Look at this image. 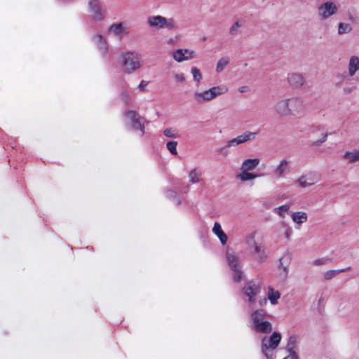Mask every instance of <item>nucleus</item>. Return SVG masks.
<instances>
[{"label":"nucleus","mask_w":359,"mask_h":359,"mask_svg":"<svg viewBox=\"0 0 359 359\" xmlns=\"http://www.w3.org/2000/svg\"><path fill=\"white\" fill-rule=\"evenodd\" d=\"M289 168V161L286 159H282L273 170V173L278 177L285 176Z\"/></svg>","instance_id":"nucleus-23"},{"label":"nucleus","mask_w":359,"mask_h":359,"mask_svg":"<svg viewBox=\"0 0 359 359\" xmlns=\"http://www.w3.org/2000/svg\"><path fill=\"white\" fill-rule=\"evenodd\" d=\"M290 205L285 204L273 209V212L277 214L281 218H285L289 212Z\"/></svg>","instance_id":"nucleus-30"},{"label":"nucleus","mask_w":359,"mask_h":359,"mask_svg":"<svg viewBox=\"0 0 359 359\" xmlns=\"http://www.w3.org/2000/svg\"><path fill=\"white\" fill-rule=\"evenodd\" d=\"M125 116L131 121L132 127L135 130H140L141 131V135L144 133V126L143 123V118L134 111H127L124 114Z\"/></svg>","instance_id":"nucleus-11"},{"label":"nucleus","mask_w":359,"mask_h":359,"mask_svg":"<svg viewBox=\"0 0 359 359\" xmlns=\"http://www.w3.org/2000/svg\"><path fill=\"white\" fill-rule=\"evenodd\" d=\"M243 25V22L239 20L235 22L229 28V34L231 36L238 35L241 33L240 29Z\"/></svg>","instance_id":"nucleus-32"},{"label":"nucleus","mask_w":359,"mask_h":359,"mask_svg":"<svg viewBox=\"0 0 359 359\" xmlns=\"http://www.w3.org/2000/svg\"><path fill=\"white\" fill-rule=\"evenodd\" d=\"M147 24L149 27L158 29L173 30L177 27V22L173 18H167L161 15L149 16L147 18Z\"/></svg>","instance_id":"nucleus-5"},{"label":"nucleus","mask_w":359,"mask_h":359,"mask_svg":"<svg viewBox=\"0 0 359 359\" xmlns=\"http://www.w3.org/2000/svg\"><path fill=\"white\" fill-rule=\"evenodd\" d=\"M352 31V27L348 23L339 22L338 25V34H344Z\"/></svg>","instance_id":"nucleus-35"},{"label":"nucleus","mask_w":359,"mask_h":359,"mask_svg":"<svg viewBox=\"0 0 359 359\" xmlns=\"http://www.w3.org/2000/svg\"><path fill=\"white\" fill-rule=\"evenodd\" d=\"M320 180V175L316 172H308L301 175L295 182L301 188L311 187Z\"/></svg>","instance_id":"nucleus-9"},{"label":"nucleus","mask_w":359,"mask_h":359,"mask_svg":"<svg viewBox=\"0 0 359 359\" xmlns=\"http://www.w3.org/2000/svg\"><path fill=\"white\" fill-rule=\"evenodd\" d=\"M257 135V131L245 130L241 134L237 135L236 137L238 140L240 145H241L248 142L255 140Z\"/></svg>","instance_id":"nucleus-21"},{"label":"nucleus","mask_w":359,"mask_h":359,"mask_svg":"<svg viewBox=\"0 0 359 359\" xmlns=\"http://www.w3.org/2000/svg\"><path fill=\"white\" fill-rule=\"evenodd\" d=\"M259 163L260 160L258 158H246L242 162L240 170L251 172L255 170L259 166Z\"/></svg>","instance_id":"nucleus-19"},{"label":"nucleus","mask_w":359,"mask_h":359,"mask_svg":"<svg viewBox=\"0 0 359 359\" xmlns=\"http://www.w3.org/2000/svg\"><path fill=\"white\" fill-rule=\"evenodd\" d=\"M242 292L248 298V302L253 303L255 297L260 292V284L255 281H250L243 287Z\"/></svg>","instance_id":"nucleus-10"},{"label":"nucleus","mask_w":359,"mask_h":359,"mask_svg":"<svg viewBox=\"0 0 359 359\" xmlns=\"http://www.w3.org/2000/svg\"><path fill=\"white\" fill-rule=\"evenodd\" d=\"M93 41L96 44H97L99 43H102V45L100 46V50L102 53H105L107 51V43L102 35H100V34L95 35L93 36Z\"/></svg>","instance_id":"nucleus-34"},{"label":"nucleus","mask_w":359,"mask_h":359,"mask_svg":"<svg viewBox=\"0 0 359 359\" xmlns=\"http://www.w3.org/2000/svg\"><path fill=\"white\" fill-rule=\"evenodd\" d=\"M88 6L94 20L101 21L104 18L105 11L102 8L98 0H90Z\"/></svg>","instance_id":"nucleus-14"},{"label":"nucleus","mask_w":359,"mask_h":359,"mask_svg":"<svg viewBox=\"0 0 359 359\" xmlns=\"http://www.w3.org/2000/svg\"><path fill=\"white\" fill-rule=\"evenodd\" d=\"M290 261V255H285L279 259L280 269L282 271L283 276L286 277L288 273L287 266Z\"/></svg>","instance_id":"nucleus-28"},{"label":"nucleus","mask_w":359,"mask_h":359,"mask_svg":"<svg viewBox=\"0 0 359 359\" xmlns=\"http://www.w3.org/2000/svg\"><path fill=\"white\" fill-rule=\"evenodd\" d=\"M191 73L193 76V80L196 83H199L203 79V76L200 69L196 67H193L191 69Z\"/></svg>","instance_id":"nucleus-36"},{"label":"nucleus","mask_w":359,"mask_h":359,"mask_svg":"<svg viewBox=\"0 0 359 359\" xmlns=\"http://www.w3.org/2000/svg\"><path fill=\"white\" fill-rule=\"evenodd\" d=\"M238 91L241 93H247L249 91V88L246 86H241L239 88H238Z\"/></svg>","instance_id":"nucleus-45"},{"label":"nucleus","mask_w":359,"mask_h":359,"mask_svg":"<svg viewBox=\"0 0 359 359\" xmlns=\"http://www.w3.org/2000/svg\"><path fill=\"white\" fill-rule=\"evenodd\" d=\"M109 34L121 39L129 33V29L124 22L112 24L108 29Z\"/></svg>","instance_id":"nucleus-15"},{"label":"nucleus","mask_w":359,"mask_h":359,"mask_svg":"<svg viewBox=\"0 0 359 359\" xmlns=\"http://www.w3.org/2000/svg\"><path fill=\"white\" fill-rule=\"evenodd\" d=\"M291 219L294 223L296 224L297 228L308 220V215L305 212L297 211L291 214Z\"/></svg>","instance_id":"nucleus-22"},{"label":"nucleus","mask_w":359,"mask_h":359,"mask_svg":"<svg viewBox=\"0 0 359 359\" xmlns=\"http://www.w3.org/2000/svg\"><path fill=\"white\" fill-rule=\"evenodd\" d=\"M122 97L126 101H128L130 99V94L128 93H123Z\"/></svg>","instance_id":"nucleus-47"},{"label":"nucleus","mask_w":359,"mask_h":359,"mask_svg":"<svg viewBox=\"0 0 359 359\" xmlns=\"http://www.w3.org/2000/svg\"><path fill=\"white\" fill-rule=\"evenodd\" d=\"M266 313L263 309L255 311L250 316L252 329L259 333H270L272 331V325L266 320Z\"/></svg>","instance_id":"nucleus-2"},{"label":"nucleus","mask_w":359,"mask_h":359,"mask_svg":"<svg viewBox=\"0 0 359 359\" xmlns=\"http://www.w3.org/2000/svg\"><path fill=\"white\" fill-rule=\"evenodd\" d=\"M281 334L274 332L270 337H264L262 339L261 350L267 359H272V351L276 349L281 341Z\"/></svg>","instance_id":"nucleus-4"},{"label":"nucleus","mask_w":359,"mask_h":359,"mask_svg":"<svg viewBox=\"0 0 359 359\" xmlns=\"http://www.w3.org/2000/svg\"><path fill=\"white\" fill-rule=\"evenodd\" d=\"M329 133L320 126L313 127L309 133V137L311 139V144L318 147L326 142Z\"/></svg>","instance_id":"nucleus-7"},{"label":"nucleus","mask_w":359,"mask_h":359,"mask_svg":"<svg viewBox=\"0 0 359 359\" xmlns=\"http://www.w3.org/2000/svg\"><path fill=\"white\" fill-rule=\"evenodd\" d=\"M287 81L290 86L298 88L303 86L306 82L304 76L300 73L292 72L288 74Z\"/></svg>","instance_id":"nucleus-18"},{"label":"nucleus","mask_w":359,"mask_h":359,"mask_svg":"<svg viewBox=\"0 0 359 359\" xmlns=\"http://www.w3.org/2000/svg\"><path fill=\"white\" fill-rule=\"evenodd\" d=\"M212 233L219 238L221 244L225 245L227 243L228 237L223 231L221 224L219 222H215L212 227Z\"/></svg>","instance_id":"nucleus-20"},{"label":"nucleus","mask_w":359,"mask_h":359,"mask_svg":"<svg viewBox=\"0 0 359 359\" xmlns=\"http://www.w3.org/2000/svg\"><path fill=\"white\" fill-rule=\"evenodd\" d=\"M121 65L124 73L132 74L142 67L141 55L137 52H127L121 56Z\"/></svg>","instance_id":"nucleus-3"},{"label":"nucleus","mask_w":359,"mask_h":359,"mask_svg":"<svg viewBox=\"0 0 359 359\" xmlns=\"http://www.w3.org/2000/svg\"><path fill=\"white\" fill-rule=\"evenodd\" d=\"M230 59L229 57H221L216 65L215 71L217 73L222 72L224 68L228 65L229 63Z\"/></svg>","instance_id":"nucleus-31"},{"label":"nucleus","mask_w":359,"mask_h":359,"mask_svg":"<svg viewBox=\"0 0 359 359\" xmlns=\"http://www.w3.org/2000/svg\"><path fill=\"white\" fill-rule=\"evenodd\" d=\"M342 158L349 163H354L359 161V149L354 151H347L343 156Z\"/></svg>","instance_id":"nucleus-25"},{"label":"nucleus","mask_w":359,"mask_h":359,"mask_svg":"<svg viewBox=\"0 0 359 359\" xmlns=\"http://www.w3.org/2000/svg\"><path fill=\"white\" fill-rule=\"evenodd\" d=\"M177 142L176 141H170L166 144V148L173 155L177 154Z\"/></svg>","instance_id":"nucleus-39"},{"label":"nucleus","mask_w":359,"mask_h":359,"mask_svg":"<svg viewBox=\"0 0 359 359\" xmlns=\"http://www.w3.org/2000/svg\"><path fill=\"white\" fill-rule=\"evenodd\" d=\"M290 353L292 359H297V354L296 353L294 350H293V351H290Z\"/></svg>","instance_id":"nucleus-46"},{"label":"nucleus","mask_w":359,"mask_h":359,"mask_svg":"<svg viewBox=\"0 0 359 359\" xmlns=\"http://www.w3.org/2000/svg\"><path fill=\"white\" fill-rule=\"evenodd\" d=\"M273 109L279 116L287 117L290 116L286 98L278 99L275 102Z\"/></svg>","instance_id":"nucleus-17"},{"label":"nucleus","mask_w":359,"mask_h":359,"mask_svg":"<svg viewBox=\"0 0 359 359\" xmlns=\"http://www.w3.org/2000/svg\"><path fill=\"white\" fill-rule=\"evenodd\" d=\"M174 79L177 83H184L186 80L184 74H175L174 75Z\"/></svg>","instance_id":"nucleus-42"},{"label":"nucleus","mask_w":359,"mask_h":359,"mask_svg":"<svg viewBox=\"0 0 359 359\" xmlns=\"http://www.w3.org/2000/svg\"><path fill=\"white\" fill-rule=\"evenodd\" d=\"M163 135L167 137L170 138H177L180 137V135L176 129L172 128H168L163 130Z\"/></svg>","instance_id":"nucleus-38"},{"label":"nucleus","mask_w":359,"mask_h":359,"mask_svg":"<svg viewBox=\"0 0 359 359\" xmlns=\"http://www.w3.org/2000/svg\"><path fill=\"white\" fill-rule=\"evenodd\" d=\"M268 299L271 303V304L275 305L278 304V300L280 299V293L278 290H275L272 287H269Z\"/></svg>","instance_id":"nucleus-29"},{"label":"nucleus","mask_w":359,"mask_h":359,"mask_svg":"<svg viewBox=\"0 0 359 359\" xmlns=\"http://www.w3.org/2000/svg\"><path fill=\"white\" fill-rule=\"evenodd\" d=\"M349 269L350 268L342 269L339 270H329L323 274V277L325 280H330L335 277L339 273L345 272L348 271Z\"/></svg>","instance_id":"nucleus-33"},{"label":"nucleus","mask_w":359,"mask_h":359,"mask_svg":"<svg viewBox=\"0 0 359 359\" xmlns=\"http://www.w3.org/2000/svg\"><path fill=\"white\" fill-rule=\"evenodd\" d=\"M297 342L298 337L297 335H292L290 337L287 345L289 351H293V350H295Z\"/></svg>","instance_id":"nucleus-37"},{"label":"nucleus","mask_w":359,"mask_h":359,"mask_svg":"<svg viewBox=\"0 0 359 359\" xmlns=\"http://www.w3.org/2000/svg\"><path fill=\"white\" fill-rule=\"evenodd\" d=\"M332 260V258H327V257H323L321 259H318L313 261L314 265H323L327 264V262H330Z\"/></svg>","instance_id":"nucleus-41"},{"label":"nucleus","mask_w":359,"mask_h":359,"mask_svg":"<svg viewBox=\"0 0 359 359\" xmlns=\"http://www.w3.org/2000/svg\"><path fill=\"white\" fill-rule=\"evenodd\" d=\"M239 145H240V144H239L238 140L237 139L236 137H235L231 140H229L226 142L225 148H233V147H236Z\"/></svg>","instance_id":"nucleus-40"},{"label":"nucleus","mask_w":359,"mask_h":359,"mask_svg":"<svg viewBox=\"0 0 359 359\" xmlns=\"http://www.w3.org/2000/svg\"><path fill=\"white\" fill-rule=\"evenodd\" d=\"M359 69V58L357 56H352L348 62V74L353 76Z\"/></svg>","instance_id":"nucleus-26"},{"label":"nucleus","mask_w":359,"mask_h":359,"mask_svg":"<svg viewBox=\"0 0 359 359\" xmlns=\"http://www.w3.org/2000/svg\"><path fill=\"white\" fill-rule=\"evenodd\" d=\"M228 91L229 88L225 85L215 86L205 90L194 92L193 99L198 104H203L226 94Z\"/></svg>","instance_id":"nucleus-1"},{"label":"nucleus","mask_w":359,"mask_h":359,"mask_svg":"<svg viewBox=\"0 0 359 359\" xmlns=\"http://www.w3.org/2000/svg\"><path fill=\"white\" fill-rule=\"evenodd\" d=\"M196 54L194 50L187 48H180L175 50L172 57L177 62H182L186 60H190L195 58Z\"/></svg>","instance_id":"nucleus-13"},{"label":"nucleus","mask_w":359,"mask_h":359,"mask_svg":"<svg viewBox=\"0 0 359 359\" xmlns=\"http://www.w3.org/2000/svg\"><path fill=\"white\" fill-rule=\"evenodd\" d=\"M97 45L98 48H100V46L102 45V43H99Z\"/></svg>","instance_id":"nucleus-49"},{"label":"nucleus","mask_w":359,"mask_h":359,"mask_svg":"<svg viewBox=\"0 0 359 359\" xmlns=\"http://www.w3.org/2000/svg\"><path fill=\"white\" fill-rule=\"evenodd\" d=\"M149 84V81L142 80L138 86V89L140 91H145Z\"/></svg>","instance_id":"nucleus-43"},{"label":"nucleus","mask_w":359,"mask_h":359,"mask_svg":"<svg viewBox=\"0 0 359 359\" xmlns=\"http://www.w3.org/2000/svg\"><path fill=\"white\" fill-rule=\"evenodd\" d=\"M339 11V6L333 1H326L320 4L317 8V15L322 20H326L336 15Z\"/></svg>","instance_id":"nucleus-6"},{"label":"nucleus","mask_w":359,"mask_h":359,"mask_svg":"<svg viewBox=\"0 0 359 359\" xmlns=\"http://www.w3.org/2000/svg\"><path fill=\"white\" fill-rule=\"evenodd\" d=\"M245 244L248 247H261L264 244L262 234L257 231L251 232L246 236Z\"/></svg>","instance_id":"nucleus-16"},{"label":"nucleus","mask_w":359,"mask_h":359,"mask_svg":"<svg viewBox=\"0 0 359 359\" xmlns=\"http://www.w3.org/2000/svg\"><path fill=\"white\" fill-rule=\"evenodd\" d=\"M177 195V193L174 191H172V190H169L166 192V196L168 197V198H172V197H175Z\"/></svg>","instance_id":"nucleus-44"},{"label":"nucleus","mask_w":359,"mask_h":359,"mask_svg":"<svg viewBox=\"0 0 359 359\" xmlns=\"http://www.w3.org/2000/svg\"><path fill=\"white\" fill-rule=\"evenodd\" d=\"M290 116L301 114L304 109V100L299 96H293L286 98Z\"/></svg>","instance_id":"nucleus-8"},{"label":"nucleus","mask_w":359,"mask_h":359,"mask_svg":"<svg viewBox=\"0 0 359 359\" xmlns=\"http://www.w3.org/2000/svg\"><path fill=\"white\" fill-rule=\"evenodd\" d=\"M241 172L236 175V179L241 182L250 181L256 179L259 175L250 171L240 170Z\"/></svg>","instance_id":"nucleus-24"},{"label":"nucleus","mask_w":359,"mask_h":359,"mask_svg":"<svg viewBox=\"0 0 359 359\" xmlns=\"http://www.w3.org/2000/svg\"><path fill=\"white\" fill-rule=\"evenodd\" d=\"M202 172L198 168L192 169L189 173V182L198 183L201 180Z\"/></svg>","instance_id":"nucleus-27"},{"label":"nucleus","mask_w":359,"mask_h":359,"mask_svg":"<svg viewBox=\"0 0 359 359\" xmlns=\"http://www.w3.org/2000/svg\"><path fill=\"white\" fill-rule=\"evenodd\" d=\"M227 261L233 271V280L235 282H239L242 279V271L238 266V257L230 251L227 252Z\"/></svg>","instance_id":"nucleus-12"},{"label":"nucleus","mask_w":359,"mask_h":359,"mask_svg":"<svg viewBox=\"0 0 359 359\" xmlns=\"http://www.w3.org/2000/svg\"><path fill=\"white\" fill-rule=\"evenodd\" d=\"M266 301H267V299L266 298H264L263 299H260L259 300V304L261 306H263L264 304H265L266 303Z\"/></svg>","instance_id":"nucleus-48"}]
</instances>
